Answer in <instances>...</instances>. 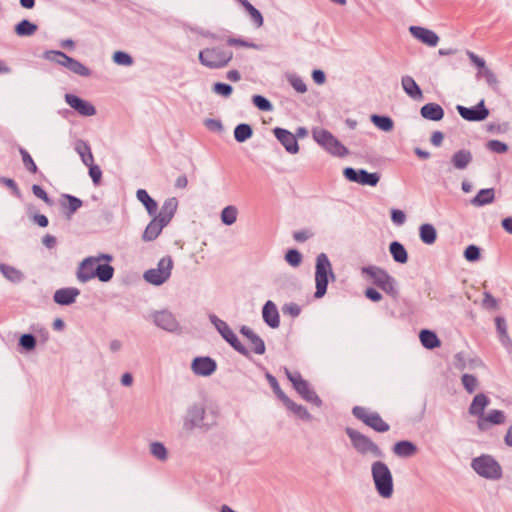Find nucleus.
Returning a JSON list of instances; mask_svg holds the SVG:
<instances>
[{
    "instance_id": "1",
    "label": "nucleus",
    "mask_w": 512,
    "mask_h": 512,
    "mask_svg": "<svg viewBox=\"0 0 512 512\" xmlns=\"http://www.w3.org/2000/svg\"><path fill=\"white\" fill-rule=\"evenodd\" d=\"M372 476L378 493L389 498L393 492L392 475L386 464L377 461L372 465Z\"/></svg>"
},
{
    "instance_id": "2",
    "label": "nucleus",
    "mask_w": 512,
    "mask_h": 512,
    "mask_svg": "<svg viewBox=\"0 0 512 512\" xmlns=\"http://www.w3.org/2000/svg\"><path fill=\"white\" fill-rule=\"evenodd\" d=\"M232 57V51L220 48H206L199 53L201 64L211 69L225 67Z\"/></svg>"
},
{
    "instance_id": "3",
    "label": "nucleus",
    "mask_w": 512,
    "mask_h": 512,
    "mask_svg": "<svg viewBox=\"0 0 512 512\" xmlns=\"http://www.w3.org/2000/svg\"><path fill=\"white\" fill-rule=\"evenodd\" d=\"M334 277L331 263L328 257L325 254H320L317 257L316 261V272H315V282H316V292L315 297L321 298L325 295L328 285V277Z\"/></svg>"
},
{
    "instance_id": "4",
    "label": "nucleus",
    "mask_w": 512,
    "mask_h": 512,
    "mask_svg": "<svg viewBox=\"0 0 512 512\" xmlns=\"http://www.w3.org/2000/svg\"><path fill=\"white\" fill-rule=\"evenodd\" d=\"M312 136L330 154L338 157L347 155V149L329 131L322 128H314Z\"/></svg>"
},
{
    "instance_id": "5",
    "label": "nucleus",
    "mask_w": 512,
    "mask_h": 512,
    "mask_svg": "<svg viewBox=\"0 0 512 512\" xmlns=\"http://www.w3.org/2000/svg\"><path fill=\"white\" fill-rule=\"evenodd\" d=\"M172 268L173 260L166 256L160 259L157 268L147 270L143 277L150 284L161 285L169 279Z\"/></svg>"
},
{
    "instance_id": "6",
    "label": "nucleus",
    "mask_w": 512,
    "mask_h": 512,
    "mask_svg": "<svg viewBox=\"0 0 512 512\" xmlns=\"http://www.w3.org/2000/svg\"><path fill=\"white\" fill-rule=\"evenodd\" d=\"M473 469L482 477L498 479L502 470L498 462L489 455H482L472 462Z\"/></svg>"
},
{
    "instance_id": "7",
    "label": "nucleus",
    "mask_w": 512,
    "mask_h": 512,
    "mask_svg": "<svg viewBox=\"0 0 512 512\" xmlns=\"http://www.w3.org/2000/svg\"><path fill=\"white\" fill-rule=\"evenodd\" d=\"M346 433L351 439L353 447L361 454L370 453L375 457H380L382 455L378 446L367 436L361 434L360 432L347 428Z\"/></svg>"
},
{
    "instance_id": "8",
    "label": "nucleus",
    "mask_w": 512,
    "mask_h": 512,
    "mask_svg": "<svg viewBox=\"0 0 512 512\" xmlns=\"http://www.w3.org/2000/svg\"><path fill=\"white\" fill-rule=\"evenodd\" d=\"M362 272L369 276L372 282L386 293L395 296L397 294L394 280L384 270L377 267H365Z\"/></svg>"
},
{
    "instance_id": "9",
    "label": "nucleus",
    "mask_w": 512,
    "mask_h": 512,
    "mask_svg": "<svg viewBox=\"0 0 512 512\" xmlns=\"http://www.w3.org/2000/svg\"><path fill=\"white\" fill-rule=\"evenodd\" d=\"M353 415L373 430L383 433L389 430V425L376 412H370L364 407L356 406L352 410Z\"/></svg>"
},
{
    "instance_id": "10",
    "label": "nucleus",
    "mask_w": 512,
    "mask_h": 512,
    "mask_svg": "<svg viewBox=\"0 0 512 512\" xmlns=\"http://www.w3.org/2000/svg\"><path fill=\"white\" fill-rule=\"evenodd\" d=\"M288 379L292 382L296 391L307 401L320 402L318 396L313 390L310 389L309 384L305 381L298 372H290L285 369Z\"/></svg>"
},
{
    "instance_id": "11",
    "label": "nucleus",
    "mask_w": 512,
    "mask_h": 512,
    "mask_svg": "<svg viewBox=\"0 0 512 512\" xmlns=\"http://www.w3.org/2000/svg\"><path fill=\"white\" fill-rule=\"evenodd\" d=\"M344 176L352 182L359 183L361 185L376 186L380 180L378 173H368L365 170H354L353 168H346L344 170Z\"/></svg>"
},
{
    "instance_id": "12",
    "label": "nucleus",
    "mask_w": 512,
    "mask_h": 512,
    "mask_svg": "<svg viewBox=\"0 0 512 512\" xmlns=\"http://www.w3.org/2000/svg\"><path fill=\"white\" fill-rule=\"evenodd\" d=\"M111 256L109 255H102L100 257H90L85 259L78 271V278L81 281H87L96 276V267L98 265V262L102 260L111 261Z\"/></svg>"
},
{
    "instance_id": "13",
    "label": "nucleus",
    "mask_w": 512,
    "mask_h": 512,
    "mask_svg": "<svg viewBox=\"0 0 512 512\" xmlns=\"http://www.w3.org/2000/svg\"><path fill=\"white\" fill-rule=\"evenodd\" d=\"M215 326L217 330L220 332V334L223 336V338L237 351L241 352L242 354H247L248 351L245 349L244 346L240 343L235 333L229 328V326L222 320L216 319L214 321Z\"/></svg>"
},
{
    "instance_id": "14",
    "label": "nucleus",
    "mask_w": 512,
    "mask_h": 512,
    "mask_svg": "<svg viewBox=\"0 0 512 512\" xmlns=\"http://www.w3.org/2000/svg\"><path fill=\"white\" fill-rule=\"evenodd\" d=\"M457 110L462 118L468 121H481L487 118L489 112L484 106L482 100L478 105L466 108L464 106H457Z\"/></svg>"
},
{
    "instance_id": "15",
    "label": "nucleus",
    "mask_w": 512,
    "mask_h": 512,
    "mask_svg": "<svg viewBox=\"0 0 512 512\" xmlns=\"http://www.w3.org/2000/svg\"><path fill=\"white\" fill-rule=\"evenodd\" d=\"M506 416L501 410H491L477 420V427L480 431L488 430L492 425H501L505 423Z\"/></svg>"
},
{
    "instance_id": "16",
    "label": "nucleus",
    "mask_w": 512,
    "mask_h": 512,
    "mask_svg": "<svg viewBox=\"0 0 512 512\" xmlns=\"http://www.w3.org/2000/svg\"><path fill=\"white\" fill-rule=\"evenodd\" d=\"M65 100L69 104L70 107L75 109L79 114H81L83 116H92L96 113V110L91 103H89L75 95L66 94Z\"/></svg>"
},
{
    "instance_id": "17",
    "label": "nucleus",
    "mask_w": 512,
    "mask_h": 512,
    "mask_svg": "<svg viewBox=\"0 0 512 512\" xmlns=\"http://www.w3.org/2000/svg\"><path fill=\"white\" fill-rule=\"evenodd\" d=\"M192 370L197 375L209 376L216 370V362L209 357H198L192 362Z\"/></svg>"
},
{
    "instance_id": "18",
    "label": "nucleus",
    "mask_w": 512,
    "mask_h": 512,
    "mask_svg": "<svg viewBox=\"0 0 512 512\" xmlns=\"http://www.w3.org/2000/svg\"><path fill=\"white\" fill-rule=\"evenodd\" d=\"M274 134L289 153L295 154L298 152V142L291 132L282 128H276Z\"/></svg>"
},
{
    "instance_id": "19",
    "label": "nucleus",
    "mask_w": 512,
    "mask_h": 512,
    "mask_svg": "<svg viewBox=\"0 0 512 512\" xmlns=\"http://www.w3.org/2000/svg\"><path fill=\"white\" fill-rule=\"evenodd\" d=\"M409 31L416 39L428 46L434 47L439 41V37L436 35V33L429 29L418 26H411Z\"/></svg>"
},
{
    "instance_id": "20",
    "label": "nucleus",
    "mask_w": 512,
    "mask_h": 512,
    "mask_svg": "<svg viewBox=\"0 0 512 512\" xmlns=\"http://www.w3.org/2000/svg\"><path fill=\"white\" fill-rule=\"evenodd\" d=\"M177 207H178V200L175 197L168 198L164 202V204H163L158 216H156V218L158 220H160V222H162L163 224L167 225L173 218V216L177 210Z\"/></svg>"
},
{
    "instance_id": "21",
    "label": "nucleus",
    "mask_w": 512,
    "mask_h": 512,
    "mask_svg": "<svg viewBox=\"0 0 512 512\" xmlns=\"http://www.w3.org/2000/svg\"><path fill=\"white\" fill-rule=\"evenodd\" d=\"M262 315L264 321L272 328H277L280 324L279 313L276 305L272 301H267L263 307Z\"/></svg>"
},
{
    "instance_id": "22",
    "label": "nucleus",
    "mask_w": 512,
    "mask_h": 512,
    "mask_svg": "<svg viewBox=\"0 0 512 512\" xmlns=\"http://www.w3.org/2000/svg\"><path fill=\"white\" fill-rule=\"evenodd\" d=\"M154 320L157 326L168 331H174L178 327V324L174 316L167 311L156 313L154 316Z\"/></svg>"
},
{
    "instance_id": "23",
    "label": "nucleus",
    "mask_w": 512,
    "mask_h": 512,
    "mask_svg": "<svg viewBox=\"0 0 512 512\" xmlns=\"http://www.w3.org/2000/svg\"><path fill=\"white\" fill-rule=\"evenodd\" d=\"M241 331L247 339L250 350L256 354H263L265 351L264 342L249 328L243 327Z\"/></svg>"
},
{
    "instance_id": "24",
    "label": "nucleus",
    "mask_w": 512,
    "mask_h": 512,
    "mask_svg": "<svg viewBox=\"0 0 512 512\" xmlns=\"http://www.w3.org/2000/svg\"><path fill=\"white\" fill-rule=\"evenodd\" d=\"M79 294L76 288L59 289L54 294V301L60 305H69L73 303Z\"/></svg>"
},
{
    "instance_id": "25",
    "label": "nucleus",
    "mask_w": 512,
    "mask_h": 512,
    "mask_svg": "<svg viewBox=\"0 0 512 512\" xmlns=\"http://www.w3.org/2000/svg\"><path fill=\"white\" fill-rule=\"evenodd\" d=\"M489 403L490 400L486 395L482 393L477 394L469 407V413L473 416H477L479 419L484 415V410L489 405Z\"/></svg>"
},
{
    "instance_id": "26",
    "label": "nucleus",
    "mask_w": 512,
    "mask_h": 512,
    "mask_svg": "<svg viewBox=\"0 0 512 512\" xmlns=\"http://www.w3.org/2000/svg\"><path fill=\"white\" fill-rule=\"evenodd\" d=\"M421 115L429 120L439 121L444 116L442 107L435 103H428L421 108Z\"/></svg>"
},
{
    "instance_id": "27",
    "label": "nucleus",
    "mask_w": 512,
    "mask_h": 512,
    "mask_svg": "<svg viewBox=\"0 0 512 512\" xmlns=\"http://www.w3.org/2000/svg\"><path fill=\"white\" fill-rule=\"evenodd\" d=\"M166 225L160 222L156 217L147 225L144 233L143 240L144 241H153L155 240L161 233L162 229Z\"/></svg>"
},
{
    "instance_id": "28",
    "label": "nucleus",
    "mask_w": 512,
    "mask_h": 512,
    "mask_svg": "<svg viewBox=\"0 0 512 512\" xmlns=\"http://www.w3.org/2000/svg\"><path fill=\"white\" fill-rule=\"evenodd\" d=\"M402 87L410 97L414 99L422 98V91L412 77L404 76L402 78Z\"/></svg>"
},
{
    "instance_id": "29",
    "label": "nucleus",
    "mask_w": 512,
    "mask_h": 512,
    "mask_svg": "<svg viewBox=\"0 0 512 512\" xmlns=\"http://www.w3.org/2000/svg\"><path fill=\"white\" fill-rule=\"evenodd\" d=\"M137 199L145 206L150 215H154L157 212V202L149 196L146 190L139 189L137 191Z\"/></svg>"
},
{
    "instance_id": "30",
    "label": "nucleus",
    "mask_w": 512,
    "mask_h": 512,
    "mask_svg": "<svg viewBox=\"0 0 512 512\" xmlns=\"http://www.w3.org/2000/svg\"><path fill=\"white\" fill-rule=\"evenodd\" d=\"M419 337H420V341H421L422 345L425 348L433 349V348H437L441 345V342L438 339L437 335L432 331L422 330L420 332Z\"/></svg>"
},
{
    "instance_id": "31",
    "label": "nucleus",
    "mask_w": 512,
    "mask_h": 512,
    "mask_svg": "<svg viewBox=\"0 0 512 512\" xmlns=\"http://www.w3.org/2000/svg\"><path fill=\"white\" fill-rule=\"evenodd\" d=\"M420 239L423 243L431 245L435 243L437 232L433 225L423 224L419 228Z\"/></svg>"
},
{
    "instance_id": "32",
    "label": "nucleus",
    "mask_w": 512,
    "mask_h": 512,
    "mask_svg": "<svg viewBox=\"0 0 512 512\" xmlns=\"http://www.w3.org/2000/svg\"><path fill=\"white\" fill-rule=\"evenodd\" d=\"M472 160V155L468 150H460L452 156V163L457 169H464Z\"/></svg>"
},
{
    "instance_id": "33",
    "label": "nucleus",
    "mask_w": 512,
    "mask_h": 512,
    "mask_svg": "<svg viewBox=\"0 0 512 512\" xmlns=\"http://www.w3.org/2000/svg\"><path fill=\"white\" fill-rule=\"evenodd\" d=\"M494 197V189H482L473 198L472 204L475 206H483L486 204H490L494 201Z\"/></svg>"
},
{
    "instance_id": "34",
    "label": "nucleus",
    "mask_w": 512,
    "mask_h": 512,
    "mask_svg": "<svg viewBox=\"0 0 512 512\" xmlns=\"http://www.w3.org/2000/svg\"><path fill=\"white\" fill-rule=\"evenodd\" d=\"M389 249H390V253H391L393 259L396 262H399L402 264L407 262V260H408L407 251L402 244H400L399 242H396V241L392 242L390 244Z\"/></svg>"
},
{
    "instance_id": "35",
    "label": "nucleus",
    "mask_w": 512,
    "mask_h": 512,
    "mask_svg": "<svg viewBox=\"0 0 512 512\" xmlns=\"http://www.w3.org/2000/svg\"><path fill=\"white\" fill-rule=\"evenodd\" d=\"M495 324L501 343L506 347H512V341L507 333V326L505 320L501 317H497L495 319Z\"/></svg>"
},
{
    "instance_id": "36",
    "label": "nucleus",
    "mask_w": 512,
    "mask_h": 512,
    "mask_svg": "<svg viewBox=\"0 0 512 512\" xmlns=\"http://www.w3.org/2000/svg\"><path fill=\"white\" fill-rule=\"evenodd\" d=\"M239 3L245 8L248 12L251 20L257 27H261L263 25V17L262 14L247 0H238Z\"/></svg>"
},
{
    "instance_id": "37",
    "label": "nucleus",
    "mask_w": 512,
    "mask_h": 512,
    "mask_svg": "<svg viewBox=\"0 0 512 512\" xmlns=\"http://www.w3.org/2000/svg\"><path fill=\"white\" fill-rule=\"evenodd\" d=\"M394 453L401 457H409L415 454L416 447L408 441H400L395 444Z\"/></svg>"
},
{
    "instance_id": "38",
    "label": "nucleus",
    "mask_w": 512,
    "mask_h": 512,
    "mask_svg": "<svg viewBox=\"0 0 512 512\" xmlns=\"http://www.w3.org/2000/svg\"><path fill=\"white\" fill-rule=\"evenodd\" d=\"M114 274V268L107 263L98 262L96 267V276L99 280L106 282L109 281Z\"/></svg>"
},
{
    "instance_id": "39",
    "label": "nucleus",
    "mask_w": 512,
    "mask_h": 512,
    "mask_svg": "<svg viewBox=\"0 0 512 512\" xmlns=\"http://www.w3.org/2000/svg\"><path fill=\"white\" fill-rule=\"evenodd\" d=\"M61 205L69 214H73L82 206V201L74 196L64 195Z\"/></svg>"
},
{
    "instance_id": "40",
    "label": "nucleus",
    "mask_w": 512,
    "mask_h": 512,
    "mask_svg": "<svg viewBox=\"0 0 512 512\" xmlns=\"http://www.w3.org/2000/svg\"><path fill=\"white\" fill-rule=\"evenodd\" d=\"M283 403L290 411H292L299 418H301V419H309L310 418V414L308 413L306 408L294 403L288 397L283 400Z\"/></svg>"
},
{
    "instance_id": "41",
    "label": "nucleus",
    "mask_w": 512,
    "mask_h": 512,
    "mask_svg": "<svg viewBox=\"0 0 512 512\" xmlns=\"http://www.w3.org/2000/svg\"><path fill=\"white\" fill-rule=\"evenodd\" d=\"M37 31V26L28 20H22L15 27L18 36H31Z\"/></svg>"
},
{
    "instance_id": "42",
    "label": "nucleus",
    "mask_w": 512,
    "mask_h": 512,
    "mask_svg": "<svg viewBox=\"0 0 512 512\" xmlns=\"http://www.w3.org/2000/svg\"><path fill=\"white\" fill-rule=\"evenodd\" d=\"M371 121L375 126L383 131H391L393 129V121L387 116L372 115Z\"/></svg>"
},
{
    "instance_id": "43",
    "label": "nucleus",
    "mask_w": 512,
    "mask_h": 512,
    "mask_svg": "<svg viewBox=\"0 0 512 512\" xmlns=\"http://www.w3.org/2000/svg\"><path fill=\"white\" fill-rule=\"evenodd\" d=\"M238 210L235 206H227L221 212V220L226 225H232L236 222Z\"/></svg>"
},
{
    "instance_id": "44",
    "label": "nucleus",
    "mask_w": 512,
    "mask_h": 512,
    "mask_svg": "<svg viewBox=\"0 0 512 512\" xmlns=\"http://www.w3.org/2000/svg\"><path fill=\"white\" fill-rule=\"evenodd\" d=\"M252 135V129L247 124H240L234 130V137L238 142H244Z\"/></svg>"
},
{
    "instance_id": "45",
    "label": "nucleus",
    "mask_w": 512,
    "mask_h": 512,
    "mask_svg": "<svg viewBox=\"0 0 512 512\" xmlns=\"http://www.w3.org/2000/svg\"><path fill=\"white\" fill-rule=\"evenodd\" d=\"M77 151L79 152L83 163L86 166H91V164L94 161V158H93L92 152L90 150V147L87 146L86 144H81L77 147Z\"/></svg>"
},
{
    "instance_id": "46",
    "label": "nucleus",
    "mask_w": 512,
    "mask_h": 512,
    "mask_svg": "<svg viewBox=\"0 0 512 512\" xmlns=\"http://www.w3.org/2000/svg\"><path fill=\"white\" fill-rule=\"evenodd\" d=\"M462 384L468 393H473L478 386V380L475 376L470 374H464L462 376Z\"/></svg>"
},
{
    "instance_id": "47",
    "label": "nucleus",
    "mask_w": 512,
    "mask_h": 512,
    "mask_svg": "<svg viewBox=\"0 0 512 512\" xmlns=\"http://www.w3.org/2000/svg\"><path fill=\"white\" fill-rule=\"evenodd\" d=\"M0 270L11 281H19L22 278L21 272L11 266L1 265Z\"/></svg>"
},
{
    "instance_id": "48",
    "label": "nucleus",
    "mask_w": 512,
    "mask_h": 512,
    "mask_svg": "<svg viewBox=\"0 0 512 512\" xmlns=\"http://www.w3.org/2000/svg\"><path fill=\"white\" fill-rule=\"evenodd\" d=\"M20 154L22 156L23 164L27 168V170H29L31 173H36L37 172V166L34 163L32 157L30 156V154L25 149H23V148H20Z\"/></svg>"
},
{
    "instance_id": "49",
    "label": "nucleus",
    "mask_w": 512,
    "mask_h": 512,
    "mask_svg": "<svg viewBox=\"0 0 512 512\" xmlns=\"http://www.w3.org/2000/svg\"><path fill=\"white\" fill-rule=\"evenodd\" d=\"M113 60L118 65L130 66L133 63L132 57L125 52L117 51L113 55Z\"/></svg>"
},
{
    "instance_id": "50",
    "label": "nucleus",
    "mask_w": 512,
    "mask_h": 512,
    "mask_svg": "<svg viewBox=\"0 0 512 512\" xmlns=\"http://www.w3.org/2000/svg\"><path fill=\"white\" fill-rule=\"evenodd\" d=\"M151 453L160 460L167 458V450L163 444L155 442L151 444Z\"/></svg>"
},
{
    "instance_id": "51",
    "label": "nucleus",
    "mask_w": 512,
    "mask_h": 512,
    "mask_svg": "<svg viewBox=\"0 0 512 512\" xmlns=\"http://www.w3.org/2000/svg\"><path fill=\"white\" fill-rule=\"evenodd\" d=\"M285 260L291 266L297 267L302 261V256L297 250L291 249L286 253Z\"/></svg>"
},
{
    "instance_id": "52",
    "label": "nucleus",
    "mask_w": 512,
    "mask_h": 512,
    "mask_svg": "<svg viewBox=\"0 0 512 512\" xmlns=\"http://www.w3.org/2000/svg\"><path fill=\"white\" fill-rule=\"evenodd\" d=\"M69 71H71L77 75L84 76V77H87L90 75V70L86 66H84L82 63H80L79 61H77L75 59H74L73 63L71 64Z\"/></svg>"
},
{
    "instance_id": "53",
    "label": "nucleus",
    "mask_w": 512,
    "mask_h": 512,
    "mask_svg": "<svg viewBox=\"0 0 512 512\" xmlns=\"http://www.w3.org/2000/svg\"><path fill=\"white\" fill-rule=\"evenodd\" d=\"M60 56H67V55L65 53H63V52L54 51V50L47 51L44 54V58L46 60H49L51 62H54V63L62 66L63 63H64V60Z\"/></svg>"
},
{
    "instance_id": "54",
    "label": "nucleus",
    "mask_w": 512,
    "mask_h": 512,
    "mask_svg": "<svg viewBox=\"0 0 512 512\" xmlns=\"http://www.w3.org/2000/svg\"><path fill=\"white\" fill-rule=\"evenodd\" d=\"M254 105L262 111H270L272 110L271 103L264 97L260 95H255L253 97Z\"/></svg>"
},
{
    "instance_id": "55",
    "label": "nucleus",
    "mask_w": 512,
    "mask_h": 512,
    "mask_svg": "<svg viewBox=\"0 0 512 512\" xmlns=\"http://www.w3.org/2000/svg\"><path fill=\"white\" fill-rule=\"evenodd\" d=\"M487 147L489 150L495 153H505L508 150V146L498 140H491L487 143Z\"/></svg>"
},
{
    "instance_id": "56",
    "label": "nucleus",
    "mask_w": 512,
    "mask_h": 512,
    "mask_svg": "<svg viewBox=\"0 0 512 512\" xmlns=\"http://www.w3.org/2000/svg\"><path fill=\"white\" fill-rule=\"evenodd\" d=\"M213 90L216 94H219L223 97H229L233 91L230 85L224 83H215Z\"/></svg>"
},
{
    "instance_id": "57",
    "label": "nucleus",
    "mask_w": 512,
    "mask_h": 512,
    "mask_svg": "<svg viewBox=\"0 0 512 512\" xmlns=\"http://www.w3.org/2000/svg\"><path fill=\"white\" fill-rule=\"evenodd\" d=\"M464 256L468 261H477L480 258V249L477 246L470 245L466 248Z\"/></svg>"
},
{
    "instance_id": "58",
    "label": "nucleus",
    "mask_w": 512,
    "mask_h": 512,
    "mask_svg": "<svg viewBox=\"0 0 512 512\" xmlns=\"http://www.w3.org/2000/svg\"><path fill=\"white\" fill-rule=\"evenodd\" d=\"M289 82L291 84V86L299 93H305L307 91V87H306V84L304 83V81L300 78V77H297V76H291L289 78Z\"/></svg>"
},
{
    "instance_id": "59",
    "label": "nucleus",
    "mask_w": 512,
    "mask_h": 512,
    "mask_svg": "<svg viewBox=\"0 0 512 512\" xmlns=\"http://www.w3.org/2000/svg\"><path fill=\"white\" fill-rule=\"evenodd\" d=\"M20 345L26 350H32L36 345L35 338L30 334H25L20 338Z\"/></svg>"
},
{
    "instance_id": "60",
    "label": "nucleus",
    "mask_w": 512,
    "mask_h": 512,
    "mask_svg": "<svg viewBox=\"0 0 512 512\" xmlns=\"http://www.w3.org/2000/svg\"><path fill=\"white\" fill-rule=\"evenodd\" d=\"M88 167H89V175L92 178L94 184L99 185L101 182V178H102L101 169L98 166L93 165V163L91 164V166H88Z\"/></svg>"
},
{
    "instance_id": "61",
    "label": "nucleus",
    "mask_w": 512,
    "mask_h": 512,
    "mask_svg": "<svg viewBox=\"0 0 512 512\" xmlns=\"http://www.w3.org/2000/svg\"><path fill=\"white\" fill-rule=\"evenodd\" d=\"M267 379L273 389V391L275 392V394L283 401L285 398H287V396L284 394V392L281 390L277 380L275 377L271 376V375H267Z\"/></svg>"
},
{
    "instance_id": "62",
    "label": "nucleus",
    "mask_w": 512,
    "mask_h": 512,
    "mask_svg": "<svg viewBox=\"0 0 512 512\" xmlns=\"http://www.w3.org/2000/svg\"><path fill=\"white\" fill-rule=\"evenodd\" d=\"M300 311H301L300 307L295 303L286 304L283 307V312L285 314L291 315L292 317L298 316L300 314Z\"/></svg>"
},
{
    "instance_id": "63",
    "label": "nucleus",
    "mask_w": 512,
    "mask_h": 512,
    "mask_svg": "<svg viewBox=\"0 0 512 512\" xmlns=\"http://www.w3.org/2000/svg\"><path fill=\"white\" fill-rule=\"evenodd\" d=\"M392 221L397 225H402L405 222V214L401 210L394 209L391 212Z\"/></svg>"
},
{
    "instance_id": "64",
    "label": "nucleus",
    "mask_w": 512,
    "mask_h": 512,
    "mask_svg": "<svg viewBox=\"0 0 512 512\" xmlns=\"http://www.w3.org/2000/svg\"><path fill=\"white\" fill-rule=\"evenodd\" d=\"M32 191L34 193V195L42 200H44L46 203H49L50 202V199L47 195V193L44 191V189H42L40 186L38 185H34L32 187Z\"/></svg>"
}]
</instances>
